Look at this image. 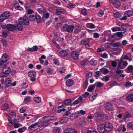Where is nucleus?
<instances>
[{"mask_svg":"<svg viewBox=\"0 0 133 133\" xmlns=\"http://www.w3.org/2000/svg\"><path fill=\"white\" fill-rule=\"evenodd\" d=\"M29 24L28 18L24 16L23 18H21L18 19V23L17 24L16 27L18 30L21 31L23 29V25H28Z\"/></svg>","mask_w":133,"mask_h":133,"instance_id":"1","label":"nucleus"},{"mask_svg":"<svg viewBox=\"0 0 133 133\" xmlns=\"http://www.w3.org/2000/svg\"><path fill=\"white\" fill-rule=\"evenodd\" d=\"M9 64V62H7L3 67L2 72L0 73V76L2 77L8 76L11 71L10 67L7 66Z\"/></svg>","mask_w":133,"mask_h":133,"instance_id":"2","label":"nucleus"},{"mask_svg":"<svg viewBox=\"0 0 133 133\" xmlns=\"http://www.w3.org/2000/svg\"><path fill=\"white\" fill-rule=\"evenodd\" d=\"M74 28V26L73 24L68 25L67 24H65L63 26V30L69 33H72Z\"/></svg>","mask_w":133,"mask_h":133,"instance_id":"3","label":"nucleus"},{"mask_svg":"<svg viewBox=\"0 0 133 133\" xmlns=\"http://www.w3.org/2000/svg\"><path fill=\"white\" fill-rule=\"evenodd\" d=\"M49 117H43L41 118L40 121L41 123H42V127H46L48 124V122L52 119L49 118Z\"/></svg>","mask_w":133,"mask_h":133,"instance_id":"4","label":"nucleus"},{"mask_svg":"<svg viewBox=\"0 0 133 133\" xmlns=\"http://www.w3.org/2000/svg\"><path fill=\"white\" fill-rule=\"evenodd\" d=\"M10 15V13L7 11H5L1 14L0 16V22H2L8 18Z\"/></svg>","mask_w":133,"mask_h":133,"instance_id":"5","label":"nucleus"},{"mask_svg":"<svg viewBox=\"0 0 133 133\" xmlns=\"http://www.w3.org/2000/svg\"><path fill=\"white\" fill-rule=\"evenodd\" d=\"M28 75L31 78V81L34 82L36 81L35 77L36 76V74L35 72L33 70L30 71L28 72Z\"/></svg>","mask_w":133,"mask_h":133,"instance_id":"6","label":"nucleus"},{"mask_svg":"<svg viewBox=\"0 0 133 133\" xmlns=\"http://www.w3.org/2000/svg\"><path fill=\"white\" fill-rule=\"evenodd\" d=\"M109 1L115 8H118L121 5V3L118 0H109Z\"/></svg>","mask_w":133,"mask_h":133,"instance_id":"7","label":"nucleus"},{"mask_svg":"<svg viewBox=\"0 0 133 133\" xmlns=\"http://www.w3.org/2000/svg\"><path fill=\"white\" fill-rule=\"evenodd\" d=\"M104 124L106 132H109L112 130L113 127L111 123L109 122H106Z\"/></svg>","mask_w":133,"mask_h":133,"instance_id":"8","label":"nucleus"},{"mask_svg":"<svg viewBox=\"0 0 133 133\" xmlns=\"http://www.w3.org/2000/svg\"><path fill=\"white\" fill-rule=\"evenodd\" d=\"M104 124H101L99 125L97 128L98 131L100 133H104L105 132V130L104 128Z\"/></svg>","mask_w":133,"mask_h":133,"instance_id":"9","label":"nucleus"},{"mask_svg":"<svg viewBox=\"0 0 133 133\" xmlns=\"http://www.w3.org/2000/svg\"><path fill=\"white\" fill-rule=\"evenodd\" d=\"M79 54L77 51H73L71 53V56L72 58L74 60H77L78 58Z\"/></svg>","mask_w":133,"mask_h":133,"instance_id":"10","label":"nucleus"},{"mask_svg":"<svg viewBox=\"0 0 133 133\" xmlns=\"http://www.w3.org/2000/svg\"><path fill=\"white\" fill-rule=\"evenodd\" d=\"M16 26L12 24H8L7 25V29L9 31H12L15 30Z\"/></svg>","mask_w":133,"mask_h":133,"instance_id":"11","label":"nucleus"},{"mask_svg":"<svg viewBox=\"0 0 133 133\" xmlns=\"http://www.w3.org/2000/svg\"><path fill=\"white\" fill-rule=\"evenodd\" d=\"M95 120L97 122H101L105 121L107 119V117H95Z\"/></svg>","mask_w":133,"mask_h":133,"instance_id":"12","label":"nucleus"},{"mask_svg":"<svg viewBox=\"0 0 133 133\" xmlns=\"http://www.w3.org/2000/svg\"><path fill=\"white\" fill-rule=\"evenodd\" d=\"M11 79L10 78H7L5 79V85L6 87H8L11 85Z\"/></svg>","mask_w":133,"mask_h":133,"instance_id":"13","label":"nucleus"},{"mask_svg":"<svg viewBox=\"0 0 133 133\" xmlns=\"http://www.w3.org/2000/svg\"><path fill=\"white\" fill-rule=\"evenodd\" d=\"M14 2L15 3L14 4L13 6L15 9L19 10L22 9V8L19 5L18 3H17L16 1H14Z\"/></svg>","mask_w":133,"mask_h":133,"instance_id":"14","label":"nucleus"},{"mask_svg":"<svg viewBox=\"0 0 133 133\" xmlns=\"http://www.w3.org/2000/svg\"><path fill=\"white\" fill-rule=\"evenodd\" d=\"M91 39L90 38H86L81 41V44L85 45L86 44L89 43Z\"/></svg>","mask_w":133,"mask_h":133,"instance_id":"15","label":"nucleus"},{"mask_svg":"<svg viewBox=\"0 0 133 133\" xmlns=\"http://www.w3.org/2000/svg\"><path fill=\"white\" fill-rule=\"evenodd\" d=\"M74 83V81L71 79H68L66 82V85L68 87H71Z\"/></svg>","mask_w":133,"mask_h":133,"instance_id":"16","label":"nucleus"},{"mask_svg":"<svg viewBox=\"0 0 133 133\" xmlns=\"http://www.w3.org/2000/svg\"><path fill=\"white\" fill-rule=\"evenodd\" d=\"M105 108L111 111L113 110V108L112 105L110 103H108L105 106Z\"/></svg>","mask_w":133,"mask_h":133,"instance_id":"17","label":"nucleus"},{"mask_svg":"<svg viewBox=\"0 0 133 133\" xmlns=\"http://www.w3.org/2000/svg\"><path fill=\"white\" fill-rule=\"evenodd\" d=\"M124 15L127 16L128 17H130L133 16V11L128 10L126 11L124 13Z\"/></svg>","mask_w":133,"mask_h":133,"instance_id":"18","label":"nucleus"},{"mask_svg":"<svg viewBox=\"0 0 133 133\" xmlns=\"http://www.w3.org/2000/svg\"><path fill=\"white\" fill-rule=\"evenodd\" d=\"M60 55L61 57H65L68 55V52L67 51L64 50H62L60 52Z\"/></svg>","mask_w":133,"mask_h":133,"instance_id":"19","label":"nucleus"},{"mask_svg":"<svg viewBox=\"0 0 133 133\" xmlns=\"http://www.w3.org/2000/svg\"><path fill=\"white\" fill-rule=\"evenodd\" d=\"M76 132V131L74 129L72 128H68L66 129L64 132V133H73Z\"/></svg>","mask_w":133,"mask_h":133,"instance_id":"20","label":"nucleus"},{"mask_svg":"<svg viewBox=\"0 0 133 133\" xmlns=\"http://www.w3.org/2000/svg\"><path fill=\"white\" fill-rule=\"evenodd\" d=\"M50 14L48 12H44L43 14L42 19L43 20H45L48 18Z\"/></svg>","mask_w":133,"mask_h":133,"instance_id":"21","label":"nucleus"},{"mask_svg":"<svg viewBox=\"0 0 133 133\" xmlns=\"http://www.w3.org/2000/svg\"><path fill=\"white\" fill-rule=\"evenodd\" d=\"M36 19L38 23H40L41 22V18L40 16L37 13L36 14Z\"/></svg>","mask_w":133,"mask_h":133,"instance_id":"22","label":"nucleus"},{"mask_svg":"<svg viewBox=\"0 0 133 133\" xmlns=\"http://www.w3.org/2000/svg\"><path fill=\"white\" fill-rule=\"evenodd\" d=\"M56 13L58 15H60L61 13H64L66 12L65 10L63 9H57L56 10Z\"/></svg>","mask_w":133,"mask_h":133,"instance_id":"23","label":"nucleus"},{"mask_svg":"<svg viewBox=\"0 0 133 133\" xmlns=\"http://www.w3.org/2000/svg\"><path fill=\"white\" fill-rule=\"evenodd\" d=\"M7 59H5V60H4L3 59H0V67L1 68H2L3 66L4 65L3 64L4 63H6L8 62Z\"/></svg>","mask_w":133,"mask_h":133,"instance_id":"24","label":"nucleus"},{"mask_svg":"<svg viewBox=\"0 0 133 133\" xmlns=\"http://www.w3.org/2000/svg\"><path fill=\"white\" fill-rule=\"evenodd\" d=\"M34 100L36 103H39L41 102V99L40 97L36 96L34 97Z\"/></svg>","mask_w":133,"mask_h":133,"instance_id":"25","label":"nucleus"},{"mask_svg":"<svg viewBox=\"0 0 133 133\" xmlns=\"http://www.w3.org/2000/svg\"><path fill=\"white\" fill-rule=\"evenodd\" d=\"M28 19H29V20L30 21L33 22L35 21L36 20V14L35 15H29V16Z\"/></svg>","mask_w":133,"mask_h":133,"instance_id":"26","label":"nucleus"},{"mask_svg":"<svg viewBox=\"0 0 133 133\" xmlns=\"http://www.w3.org/2000/svg\"><path fill=\"white\" fill-rule=\"evenodd\" d=\"M75 113L77 114V116H81V115H84L86 113L85 111L83 110H81L75 112Z\"/></svg>","mask_w":133,"mask_h":133,"instance_id":"27","label":"nucleus"},{"mask_svg":"<svg viewBox=\"0 0 133 133\" xmlns=\"http://www.w3.org/2000/svg\"><path fill=\"white\" fill-rule=\"evenodd\" d=\"M86 26L89 28L93 29L95 28L96 26L92 23H87L86 24Z\"/></svg>","mask_w":133,"mask_h":133,"instance_id":"28","label":"nucleus"},{"mask_svg":"<svg viewBox=\"0 0 133 133\" xmlns=\"http://www.w3.org/2000/svg\"><path fill=\"white\" fill-rule=\"evenodd\" d=\"M72 101L70 99H66L64 102V104L66 105H70Z\"/></svg>","mask_w":133,"mask_h":133,"instance_id":"29","label":"nucleus"},{"mask_svg":"<svg viewBox=\"0 0 133 133\" xmlns=\"http://www.w3.org/2000/svg\"><path fill=\"white\" fill-rule=\"evenodd\" d=\"M83 118H82V120H81V122L82 123L81 124L79 123L78 125H81V127H82V126L85 124V123L86 122L87 119H84L83 117Z\"/></svg>","mask_w":133,"mask_h":133,"instance_id":"30","label":"nucleus"},{"mask_svg":"<svg viewBox=\"0 0 133 133\" xmlns=\"http://www.w3.org/2000/svg\"><path fill=\"white\" fill-rule=\"evenodd\" d=\"M46 72L48 75H50L52 74L53 71L51 68H49L46 69Z\"/></svg>","mask_w":133,"mask_h":133,"instance_id":"31","label":"nucleus"},{"mask_svg":"<svg viewBox=\"0 0 133 133\" xmlns=\"http://www.w3.org/2000/svg\"><path fill=\"white\" fill-rule=\"evenodd\" d=\"M95 88V86L94 85H90L87 89V91L89 92H91L92 90H94Z\"/></svg>","mask_w":133,"mask_h":133,"instance_id":"32","label":"nucleus"},{"mask_svg":"<svg viewBox=\"0 0 133 133\" xmlns=\"http://www.w3.org/2000/svg\"><path fill=\"white\" fill-rule=\"evenodd\" d=\"M68 119V118L67 117H64L63 118L61 119L60 122L61 123H65L67 121Z\"/></svg>","mask_w":133,"mask_h":133,"instance_id":"33","label":"nucleus"},{"mask_svg":"<svg viewBox=\"0 0 133 133\" xmlns=\"http://www.w3.org/2000/svg\"><path fill=\"white\" fill-rule=\"evenodd\" d=\"M88 63V61L87 60H85L82 61L81 62V64L82 66H84L87 65Z\"/></svg>","mask_w":133,"mask_h":133,"instance_id":"34","label":"nucleus"},{"mask_svg":"<svg viewBox=\"0 0 133 133\" xmlns=\"http://www.w3.org/2000/svg\"><path fill=\"white\" fill-rule=\"evenodd\" d=\"M128 100L130 101H133V94H130L128 95L127 97Z\"/></svg>","mask_w":133,"mask_h":133,"instance_id":"35","label":"nucleus"},{"mask_svg":"<svg viewBox=\"0 0 133 133\" xmlns=\"http://www.w3.org/2000/svg\"><path fill=\"white\" fill-rule=\"evenodd\" d=\"M127 126L129 129L133 130V123L132 122H130L128 123Z\"/></svg>","mask_w":133,"mask_h":133,"instance_id":"36","label":"nucleus"},{"mask_svg":"<svg viewBox=\"0 0 133 133\" xmlns=\"http://www.w3.org/2000/svg\"><path fill=\"white\" fill-rule=\"evenodd\" d=\"M114 16L116 18H119L121 16V14L119 12H116L114 14Z\"/></svg>","mask_w":133,"mask_h":133,"instance_id":"37","label":"nucleus"},{"mask_svg":"<svg viewBox=\"0 0 133 133\" xmlns=\"http://www.w3.org/2000/svg\"><path fill=\"white\" fill-rule=\"evenodd\" d=\"M31 97H30L27 96L24 99L25 103L26 104L27 103L29 102L30 101Z\"/></svg>","mask_w":133,"mask_h":133,"instance_id":"38","label":"nucleus"},{"mask_svg":"<svg viewBox=\"0 0 133 133\" xmlns=\"http://www.w3.org/2000/svg\"><path fill=\"white\" fill-rule=\"evenodd\" d=\"M97 63V61L96 60L92 59L90 61V64L91 65L96 66V65Z\"/></svg>","mask_w":133,"mask_h":133,"instance_id":"39","label":"nucleus"},{"mask_svg":"<svg viewBox=\"0 0 133 133\" xmlns=\"http://www.w3.org/2000/svg\"><path fill=\"white\" fill-rule=\"evenodd\" d=\"M125 71L127 72L128 71H133V66L132 65H130L129 66L125 69Z\"/></svg>","mask_w":133,"mask_h":133,"instance_id":"40","label":"nucleus"},{"mask_svg":"<svg viewBox=\"0 0 133 133\" xmlns=\"http://www.w3.org/2000/svg\"><path fill=\"white\" fill-rule=\"evenodd\" d=\"M26 128L25 127H24L22 128H20L18 129L17 131L19 132H24L26 129Z\"/></svg>","mask_w":133,"mask_h":133,"instance_id":"41","label":"nucleus"},{"mask_svg":"<svg viewBox=\"0 0 133 133\" xmlns=\"http://www.w3.org/2000/svg\"><path fill=\"white\" fill-rule=\"evenodd\" d=\"M95 116H106L105 114H103L102 112H98L96 114Z\"/></svg>","mask_w":133,"mask_h":133,"instance_id":"42","label":"nucleus"},{"mask_svg":"<svg viewBox=\"0 0 133 133\" xmlns=\"http://www.w3.org/2000/svg\"><path fill=\"white\" fill-rule=\"evenodd\" d=\"M39 123L37 122L30 126L28 128L29 129H31L32 128H34V127L38 124Z\"/></svg>","mask_w":133,"mask_h":133,"instance_id":"43","label":"nucleus"},{"mask_svg":"<svg viewBox=\"0 0 133 133\" xmlns=\"http://www.w3.org/2000/svg\"><path fill=\"white\" fill-rule=\"evenodd\" d=\"M75 6V5L74 4L72 3H69L67 5V7L70 9L74 8Z\"/></svg>","mask_w":133,"mask_h":133,"instance_id":"44","label":"nucleus"},{"mask_svg":"<svg viewBox=\"0 0 133 133\" xmlns=\"http://www.w3.org/2000/svg\"><path fill=\"white\" fill-rule=\"evenodd\" d=\"M9 108V105L6 104H4L2 106V108L3 110H6L8 109Z\"/></svg>","mask_w":133,"mask_h":133,"instance_id":"45","label":"nucleus"},{"mask_svg":"<svg viewBox=\"0 0 133 133\" xmlns=\"http://www.w3.org/2000/svg\"><path fill=\"white\" fill-rule=\"evenodd\" d=\"M97 95L96 94H95V95H93L92 96H90L89 97V99L90 101L92 102L93 101L94 99H95L96 98V96Z\"/></svg>","mask_w":133,"mask_h":133,"instance_id":"46","label":"nucleus"},{"mask_svg":"<svg viewBox=\"0 0 133 133\" xmlns=\"http://www.w3.org/2000/svg\"><path fill=\"white\" fill-rule=\"evenodd\" d=\"M33 12V11L30 8L26 10V13L27 15L31 14Z\"/></svg>","mask_w":133,"mask_h":133,"instance_id":"47","label":"nucleus"},{"mask_svg":"<svg viewBox=\"0 0 133 133\" xmlns=\"http://www.w3.org/2000/svg\"><path fill=\"white\" fill-rule=\"evenodd\" d=\"M101 79L103 81L106 82L108 81L109 80V78L108 76H104Z\"/></svg>","mask_w":133,"mask_h":133,"instance_id":"48","label":"nucleus"},{"mask_svg":"<svg viewBox=\"0 0 133 133\" xmlns=\"http://www.w3.org/2000/svg\"><path fill=\"white\" fill-rule=\"evenodd\" d=\"M8 55L4 53L3 54L2 57V59L4 60L7 59V58H8Z\"/></svg>","mask_w":133,"mask_h":133,"instance_id":"49","label":"nucleus"},{"mask_svg":"<svg viewBox=\"0 0 133 133\" xmlns=\"http://www.w3.org/2000/svg\"><path fill=\"white\" fill-rule=\"evenodd\" d=\"M122 63L118 62L117 68H119L120 69H124V67L122 65Z\"/></svg>","mask_w":133,"mask_h":133,"instance_id":"50","label":"nucleus"},{"mask_svg":"<svg viewBox=\"0 0 133 133\" xmlns=\"http://www.w3.org/2000/svg\"><path fill=\"white\" fill-rule=\"evenodd\" d=\"M119 68H116V72L117 74L122 73L123 72V71L120 69Z\"/></svg>","mask_w":133,"mask_h":133,"instance_id":"51","label":"nucleus"},{"mask_svg":"<svg viewBox=\"0 0 133 133\" xmlns=\"http://www.w3.org/2000/svg\"><path fill=\"white\" fill-rule=\"evenodd\" d=\"M103 85V84H102L101 82H96V87H100Z\"/></svg>","mask_w":133,"mask_h":133,"instance_id":"52","label":"nucleus"},{"mask_svg":"<svg viewBox=\"0 0 133 133\" xmlns=\"http://www.w3.org/2000/svg\"><path fill=\"white\" fill-rule=\"evenodd\" d=\"M65 68L61 67V68H60V69L59 70V72L61 73H62L65 72Z\"/></svg>","mask_w":133,"mask_h":133,"instance_id":"53","label":"nucleus"},{"mask_svg":"<svg viewBox=\"0 0 133 133\" xmlns=\"http://www.w3.org/2000/svg\"><path fill=\"white\" fill-rule=\"evenodd\" d=\"M92 76V73L91 72H88L86 75V77L87 78H90Z\"/></svg>","mask_w":133,"mask_h":133,"instance_id":"54","label":"nucleus"},{"mask_svg":"<svg viewBox=\"0 0 133 133\" xmlns=\"http://www.w3.org/2000/svg\"><path fill=\"white\" fill-rule=\"evenodd\" d=\"M122 64L124 69L128 65V63L127 61H125L123 62Z\"/></svg>","mask_w":133,"mask_h":133,"instance_id":"55","label":"nucleus"},{"mask_svg":"<svg viewBox=\"0 0 133 133\" xmlns=\"http://www.w3.org/2000/svg\"><path fill=\"white\" fill-rule=\"evenodd\" d=\"M111 65L113 67H115L117 65L116 62L114 61H111Z\"/></svg>","mask_w":133,"mask_h":133,"instance_id":"56","label":"nucleus"},{"mask_svg":"<svg viewBox=\"0 0 133 133\" xmlns=\"http://www.w3.org/2000/svg\"><path fill=\"white\" fill-rule=\"evenodd\" d=\"M104 14V12L102 10L99 11L98 14V16L100 17H102Z\"/></svg>","mask_w":133,"mask_h":133,"instance_id":"57","label":"nucleus"},{"mask_svg":"<svg viewBox=\"0 0 133 133\" xmlns=\"http://www.w3.org/2000/svg\"><path fill=\"white\" fill-rule=\"evenodd\" d=\"M82 14L84 15H87V13L86 12V9L84 8L82 9L81 11Z\"/></svg>","mask_w":133,"mask_h":133,"instance_id":"58","label":"nucleus"},{"mask_svg":"<svg viewBox=\"0 0 133 133\" xmlns=\"http://www.w3.org/2000/svg\"><path fill=\"white\" fill-rule=\"evenodd\" d=\"M88 85V83L87 80L85 81L84 82L83 84V87L85 88H86Z\"/></svg>","mask_w":133,"mask_h":133,"instance_id":"59","label":"nucleus"},{"mask_svg":"<svg viewBox=\"0 0 133 133\" xmlns=\"http://www.w3.org/2000/svg\"><path fill=\"white\" fill-rule=\"evenodd\" d=\"M22 86L24 89H25L28 87V85L26 83H24L22 85Z\"/></svg>","mask_w":133,"mask_h":133,"instance_id":"60","label":"nucleus"},{"mask_svg":"<svg viewBox=\"0 0 133 133\" xmlns=\"http://www.w3.org/2000/svg\"><path fill=\"white\" fill-rule=\"evenodd\" d=\"M125 116H131L132 115L128 112H126L125 113Z\"/></svg>","mask_w":133,"mask_h":133,"instance_id":"61","label":"nucleus"},{"mask_svg":"<svg viewBox=\"0 0 133 133\" xmlns=\"http://www.w3.org/2000/svg\"><path fill=\"white\" fill-rule=\"evenodd\" d=\"M94 37L95 38H98L99 37V35L97 33L95 32L93 34Z\"/></svg>","mask_w":133,"mask_h":133,"instance_id":"62","label":"nucleus"},{"mask_svg":"<svg viewBox=\"0 0 133 133\" xmlns=\"http://www.w3.org/2000/svg\"><path fill=\"white\" fill-rule=\"evenodd\" d=\"M131 85V82L129 81H128L126 83L125 86L126 87L128 86H130Z\"/></svg>","mask_w":133,"mask_h":133,"instance_id":"63","label":"nucleus"},{"mask_svg":"<svg viewBox=\"0 0 133 133\" xmlns=\"http://www.w3.org/2000/svg\"><path fill=\"white\" fill-rule=\"evenodd\" d=\"M1 42L3 44V45H6L7 43L6 41L4 39L1 40Z\"/></svg>","mask_w":133,"mask_h":133,"instance_id":"64","label":"nucleus"}]
</instances>
